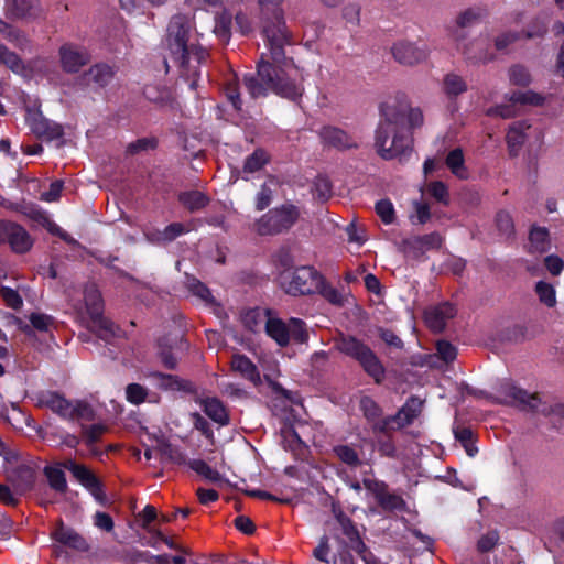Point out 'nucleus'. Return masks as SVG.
I'll list each match as a JSON object with an SVG mask.
<instances>
[{
    "instance_id": "nucleus-9",
    "label": "nucleus",
    "mask_w": 564,
    "mask_h": 564,
    "mask_svg": "<svg viewBox=\"0 0 564 564\" xmlns=\"http://www.w3.org/2000/svg\"><path fill=\"white\" fill-rule=\"evenodd\" d=\"M264 330L281 347L286 346L291 339L296 343L307 340L305 324L299 318H290L288 322H284L271 314Z\"/></svg>"
},
{
    "instance_id": "nucleus-10",
    "label": "nucleus",
    "mask_w": 564,
    "mask_h": 564,
    "mask_svg": "<svg viewBox=\"0 0 564 564\" xmlns=\"http://www.w3.org/2000/svg\"><path fill=\"white\" fill-rule=\"evenodd\" d=\"M36 402L40 406L48 408L64 417L84 419L89 417L91 414V409L88 404L84 402H69L58 393L51 391L40 392L36 397Z\"/></svg>"
},
{
    "instance_id": "nucleus-6",
    "label": "nucleus",
    "mask_w": 564,
    "mask_h": 564,
    "mask_svg": "<svg viewBox=\"0 0 564 564\" xmlns=\"http://www.w3.org/2000/svg\"><path fill=\"white\" fill-rule=\"evenodd\" d=\"M335 347L341 354L355 359L377 383L384 379V368L376 354L361 340L352 336H340Z\"/></svg>"
},
{
    "instance_id": "nucleus-58",
    "label": "nucleus",
    "mask_w": 564,
    "mask_h": 564,
    "mask_svg": "<svg viewBox=\"0 0 564 564\" xmlns=\"http://www.w3.org/2000/svg\"><path fill=\"white\" fill-rule=\"evenodd\" d=\"M427 193L440 203H447L448 189L442 182H433L427 186Z\"/></svg>"
},
{
    "instance_id": "nucleus-25",
    "label": "nucleus",
    "mask_w": 564,
    "mask_h": 564,
    "mask_svg": "<svg viewBox=\"0 0 564 564\" xmlns=\"http://www.w3.org/2000/svg\"><path fill=\"white\" fill-rule=\"evenodd\" d=\"M8 13L13 18H37L42 10L37 0H6Z\"/></svg>"
},
{
    "instance_id": "nucleus-53",
    "label": "nucleus",
    "mask_w": 564,
    "mask_h": 564,
    "mask_svg": "<svg viewBox=\"0 0 564 564\" xmlns=\"http://www.w3.org/2000/svg\"><path fill=\"white\" fill-rule=\"evenodd\" d=\"M106 432V426L102 424H91L83 427V438L85 443L90 446L96 443Z\"/></svg>"
},
{
    "instance_id": "nucleus-33",
    "label": "nucleus",
    "mask_w": 564,
    "mask_h": 564,
    "mask_svg": "<svg viewBox=\"0 0 564 564\" xmlns=\"http://www.w3.org/2000/svg\"><path fill=\"white\" fill-rule=\"evenodd\" d=\"M178 200L184 208L194 212L207 208L209 206L210 198L200 191L192 189L180 193Z\"/></svg>"
},
{
    "instance_id": "nucleus-18",
    "label": "nucleus",
    "mask_w": 564,
    "mask_h": 564,
    "mask_svg": "<svg viewBox=\"0 0 564 564\" xmlns=\"http://www.w3.org/2000/svg\"><path fill=\"white\" fill-rule=\"evenodd\" d=\"M295 215L262 214L254 224V230L261 236L280 234L295 223Z\"/></svg>"
},
{
    "instance_id": "nucleus-5",
    "label": "nucleus",
    "mask_w": 564,
    "mask_h": 564,
    "mask_svg": "<svg viewBox=\"0 0 564 564\" xmlns=\"http://www.w3.org/2000/svg\"><path fill=\"white\" fill-rule=\"evenodd\" d=\"M63 469L69 470L74 478H76V480L82 484L97 501H104L105 494L98 478L85 465L77 464L70 458L65 459L63 463L45 467L44 475L54 490L64 492L67 488Z\"/></svg>"
},
{
    "instance_id": "nucleus-14",
    "label": "nucleus",
    "mask_w": 564,
    "mask_h": 564,
    "mask_svg": "<svg viewBox=\"0 0 564 564\" xmlns=\"http://www.w3.org/2000/svg\"><path fill=\"white\" fill-rule=\"evenodd\" d=\"M391 54L399 64L414 66L427 59L430 50L425 44L401 40L392 45Z\"/></svg>"
},
{
    "instance_id": "nucleus-52",
    "label": "nucleus",
    "mask_w": 564,
    "mask_h": 564,
    "mask_svg": "<svg viewBox=\"0 0 564 564\" xmlns=\"http://www.w3.org/2000/svg\"><path fill=\"white\" fill-rule=\"evenodd\" d=\"M346 232L348 235V241L355 242L358 246H361L367 240V235L364 226L357 224L355 220H352L347 227Z\"/></svg>"
},
{
    "instance_id": "nucleus-2",
    "label": "nucleus",
    "mask_w": 564,
    "mask_h": 564,
    "mask_svg": "<svg viewBox=\"0 0 564 564\" xmlns=\"http://www.w3.org/2000/svg\"><path fill=\"white\" fill-rule=\"evenodd\" d=\"M243 85L253 99L272 91L282 98L296 101L304 93V75L292 61L283 58L280 63H270L261 59L257 74L246 75Z\"/></svg>"
},
{
    "instance_id": "nucleus-13",
    "label": "nucleus",
    "mask_w": 564,
    "mask_h": 564,
    "mask_svg": "<svg viewBox=\"0 0 564 564\" xmlns=\"http://www.w3.org/2000/svg\"><path fill=\"white\" fill-rule=\"evenodd\" d=\"M543 102L542 96L527 90L512 93L508 99V104L491 107L487 110L488 116H498L503 119L512 118L518 115L519 107L524 105L539 106Z\"/></svg>"
},
{
    "instance_id": "nucleus-22",
    "label": "nucleus",
    "mask_w": 564,
    "mask_h": 564,
    "mask_svg": "<svg viewBox=\"0 0 564 564\" xmlns=\"http://www.w3.org/2000/svg\"><path fill=\"white\" fill-rule=\"evenodd\" d=\"M456 307L451 303H443L430 307L424 313L426 325L434 332H442L446 323L456 315Z\"/></svg>"
},
{
    "instance_id": "nucleus-45",
    "label": "nucleus",
    "mask_w": 564,
    "mask_h": 564,
    "mask_svg": "<svg viewBox=\"0 0 564 564\" xmlns=\"http://www.w3.org/2000/svg\"><path fill=\"white\" fill-rule=\"evenodd\" d=\"M192 230L189 225H184L180 223H174L165 227L162 232H159L156 241H172L177 238L180 235L184 232H188Z\"/></svg>"
},
{
    "instance_id": "nucleus-63",
    "label": "nucleus",
    "mask_w": 564,
    "mask_h": 564,
    "mask_svg": "<svg viewBox=\"0 0 564 564\" xmlns=\"http://www.w3.org/2000/svg\"><path fill=\"white\" fill-rule=\"evenodd\" d=\"M360 409L362 410L364 414L370 419L373 420L380 414V409L377 405V403L369 397H364L360 400Z\"/></svg>"
},
{
    "instance_id": "nucleus-32",
    "label": "nucleus",
    "mask_w": 564,
    "mask_h": 564,
    "mask_svg": "<svg viewBox=\"0 0 564 564\" xmlns=\"http://www.w3.org/2000/svg\"><path fill=\"white\" fill-rule=\"evenodd\" d=\"M272 312L267 308L256 307L247 311L242 316L243 325L251 332L264 329Z\"/></svg>"
},
{
    "instance_id": "nucleus-42",
    "label": "nucleus",
    "mask_w": 564,
    "mask_h": 564,
    "mask_svg": "<svg viewBox=\"0 0 564 564\" xmlns=\"http://www.w3.org/2000/svg\"><path fill=\"white\" fill-rule=\"evenodd\" d=\"M455 438L463 445L468 456L473 457L478 452L474 444L473 431L468 427L457 426L454 430Z\"/></svg>"
},
{
    "instance_id": "nucleus-7",
    "label": "nucleus",
    "mask_w": 564,
    "mask_h": 564,
    "mask_svg": "<svg viewBox=\"0 0 564 564\" xmlns=\"http://www.w3.org/2000/svg\"><path fill=\"white\" fill-rule=\"evenodd\" d=\"M0 456H3L8 463L7 478L15 488L17 492L25 494L35 481L36 466L32 462L19 463L18 456L11 452L0 438Z\"/></svg>"
},
{
    "instance_id": "nucleus-23",
    "label": "nucleus",
    "mask_w": 564,
    "mask_h": 564,
    "mask_svg": "<svg viewBox=\"0 0 564 564\" xmlns=\"http://www.w3.org/2000/svg\"><path fill=\"white\" fill-rule=\"evenodd\" d=\"M115 74L116 72L111 66L98 63L85 72L80 79L88 87L105 88L112 82Z\"/></svg>"
},
{
    "instance_id": "nucleus-27",
    "label": "nucleus",
    "mask_w": 564,
    "mask_h": 564,
    "mask_svg": "<svg viewBox=\"0 0 564 564\" xmlns=\"http://www.w3.org/2000/svg\"><path fill=\"white\" fill-rule=\"evenodd\" d=\"M485 15L486 10L482 8H468L460 12L456 18V28L452 32L453 39L460 42L464 37L462 30L478 23Z\"/></svg>"
},
{
    "instance_id": "nucleus-4",
    "label": "nucleus",
    "mask_w": 564,
    "mask_h": 564,
    "mask_svg": "<svg viewBox=\"0 0 564 564\" xmlns=\"http://www.w3.org/2000/svg\"><path fill=\"white\" fill-rule=\"evenodd\" d=\"M73 308L80 323L94 329L104 340L115 337L117 330H119L111 321L102 316L104 305L101 295L94 284L85 288L84 303H74Z\"/></svg>"
},
{
    "instance_id": "nucleus-15",
    "label": "nucleus",
    "mask_w": 564,
    "mask_h": 564,
    "mask_svg": "<svg viewBox=\"0 0 564 564\" xmlns=\"http://www.w3.org/2000/svg\"><path fill=\"white\" fill-rule=\"evenodd\" d=\"M58 56L61 67L67 74L78 73L91 59L86 47L70 42L61 45Z\"/></svg>"
},
{
    "instance_id": "nucleus-16",
    "label": "nucleus",
    "mask_w": 564,
    "mask_h": 564,
    "mask_svg": "<svg viewBox=\"0 0 564 564\" xmlns=\"http://www.w3.org/2000/svg\"><path fill=\"white\" fill-rule=\"evenodd\" d=\"M497 400L503 404L540 411L539 405L541 400L536 393L529 394L527 391L509 382L502 383L499 387Z\"/></svg>"
},
{
    "instance_id": "nucleus-43",
    "label": "nucleus",
    "mask_w": 564,
    "mask_h": 564,
    "mask_svg": "<svg viewBox=\"0 0 564 564\" xmlns=\"http://www.w3.org/2000/svg\"><path fill=\"white\" fill-rule=\"evenodd\" d=\"M64 182L61 180L51 182L47 187L43 185L40 189L39 198L47 203L56 202L61 197Z\"/></svg>"
},
{
    "instance_id": "nucleus-44",
    "label": "nucleus",
    "mask_w": 564,
    "mask_h": 564,
    "mask_svg": "<svg viewBox=\"0 0 564 564\" xmlns=\"http://www.w3.org/2000/svg\"><path fill=\"white\" fill-rule=\"evenodd\" d=\"M189 467L203 478L209 481H218L220 479L219 473L212 468L206 462L202 459H194L189 463Z\"/></svg>"
},
{
    "instance_id": "nucleus-26",
    "label": "nucleus",
    "mask_w": 564,
    "mask_h": 564,
    "mask_svg": "<svg viewBox=\"0 0 564 564\" xmlns=\"http://www.w3.org/2000/svg\"><path fill=\"white\" fill-rule=\"evenodd\" d=\"M52 536L56 542L74 550H87V543L85 539L80 536L75 530L65 527L62 522L58 523L55 530L52 532Z\"/></svg>"
},
{
    "instance_id": "nucleus-11",
    "label": "nucleus",
    "mask_w": 564,
    "mask_h": 564,
    "mask_svg": "<svg viewBox=\"0 0 564 564\" xmlns=\"http://www.w3.org/2000/svg\"><path fill=\"white\" fill-rule=\"evenodd\" d=\"M343 529L346 540L343 541L344 545L339 551V563L355 564L351 555V552H354L365 564H378L376 558L361 541L357 530L350 524H345Z\"/></svg>"
},
{
    "instance_id": "nucleus-56",
    "label": "nucleus",
    "mask_w": 564,
    "mask_h": 564,
    "mask_svg": "<svg viewBox=\"0 0 564 564\" xmlns=\"http://www.w3.org/2000/svg\"><path fill=\"white\" fill-rule=\"evenodd\" d=\"M126 395L129 402L133 404H140L144 401L147 391L142 386L138 383H131L126 389Z\"/></svg>"
},
{
    "instance_id": "nucleus-64",
    "label": "nucleus",
    "mask_w": 564,
    "mask_h": 564,
    "mask_svg": "<svg viewBox=\"0 0 564 564\" xmlns=\"http://www.w3.org/2000/svg\"><path fill=\"white\" fill-rule=\"evenodd\" d=\"M30 322L35 329L43 332L48 329L53 319L46 314L33 313L30 316Z\"/></svg>"
},
{
    "instance_id": "nucleus-21",
    "label": "nucleus",
    "mask_w": 564,
    "mask_h": 564,
    "mask_svg": "<svg viewBox=\"0 0 564 564\" xmlns=\"http://www.w3.org/2000/svg\"><path fill=\"white\" fill-rule=\"evenodd\" d=\"M423 402L419 398H410L398 413L384 422V426L402 429L410 425L421 413Z\"/></svg>"
},
{
    "instance_id": "nucleus-38",
    "label": "nucleus",
    "mask_w": 564,
    "mask_h": 564,
    "mask_svg": "<svg viewBox=\"0 0 564 564\" xmlns=\"http://www.w3.org/2000/svg\"><path fill=\"white\" fill-rule=\"evenodd\" d=\"M0 33L3 37L19 48H25L29 45L26 35L14 26L0 19Z\"/></svg>"
},
{
    "instance_id": "nucleus-55",
    "label": "nucleus",
    "mask_w": 564,
    "mask_h": 564,
    "mask_svg": "<svg viewBox=\"0 0 564 564\" xmlns=\"http://www.w3.org/2000/svg\"><path fill=\"white\" fill-rule=\"evenodd\" d=\"M316 292L321 293L326 300H328L333 304H340L343 302L341 293L334 286L327 284L323 276L322 285L321 288H318V290H316Z\"/></svg>"
},
{
    "instance_id": "nucleus-3",
    "label": "nucleus",
    "mask_w": 564,
    "mask_h": 564,
    "mask_svg": "<svg viewBox=\"0 0 564 564\" xmlns=\"http://www.w3.org/2000/svg\"><path fill=\"white\" fill-rule=\"evenodd\" d=\"M164 44L171 59L180 67L182 76L194 89L199 66L207 58L208 53L192 40V22L187 15L175 14L171 18Z\"/></svg>"
},
{
    "instance_id": "nucleus-17",
    "label": "nucleus",
    "mask_w": 564,
    "mask_h": 564,
    "mask_svg": "<svg viewBox=\"0 0 564 564\" xmlns=\"http://www.w3.org/2000/svg\"><path fill=\"white\" fill-rule=\"evenodd\" d=\"M263 33L268 41L273 62L280 63L284 58V45L290 42V33L288 32L285 22L278 18L276 22L264 26Z\"/></svg>"
},
{
    "instance_id": "nucleus-62",
    "label": "nucleus",
    "mask_w": 564,
    "mask_h": 564,
    "mask_svg": "<svg viewBox=\"0 0 564 564\" xmlns=\"http://www.w3.org/2000/svg\"><path fill=\"white\" fill-rule=\"evenodd\" d=\"M343 18L350 24L358 25L360 21V7L357 3H348L343 8Z\"/></svg>"
},
{
    "instance_id": "nucleus-60",
    "label": "nucleus",
    "mask_w": 564,
    "mask_h": 564,
    "mask_svg": "<svg viewBox=\"0 0 564 564\" xmlns=\"http://www.w3.org/2000/svg\"><path fill=\"white\" fill-rule=\"evenodd\" d=\"M0 292L3 301L9 307L18 310L22 306V299L15 290L2 288Z\"/></svg>"
},
{
    "instance_id": "nucleus-59",
    "label": "nucleus",
    "mask_w": 564,
    "mask_h": 564,
    "mask_svg": "<svg viewBox=\"0 0 564 564\" xmlns=\"http://www.w3.org/2000/svg\"><path fill=\"white\" fill-rule=\"evenodd\" d=\"M22 494L17 492L15 488L11 489L8 485L0 484V501L7 506H15Z\"/></svg>"
},
{
    "instance_id": "nucleus-29",
    "label": "nucleus",
    "mask_w": 564,
    "mask_h": 564,
    "mask_svg": "<svg viewBox=\"0 0 564 564\" xmlns=\"http://www.w3.org/2000/svg\"><path fill=\"white\" fill-rule=\"evenodd\" d=\"M204 413L219 425L229 423V415L224 403L217 398H205L199 400Z\"/></svg>"
},
{
    "instance_id": "nucleus-35",
    "label": "nucleus",
    "mask_w": 564,
    "mask_h": 564,
    "mask_svg": "<svg viewBox=\"0 0 564 564\" xmlns=\"http://www.w3.org/2000/svg\"><path fill=\"white\" fill-rule=\"evenodd\" d=\"M445 163L456 177L460 180L468 178L469 174L467 167L465 166V158L460 148H456L449 151L446 155Z\"/></svg>"
},
{
    "instance_id": "nucleus-57",
    "label": "nucleus",
    "mask_w": 564,
    "mask_h": 564,
    "mask_svg": "<svg viewBox=\"0 0 564 564\" xmlns=\"http://www.w3.org/2000/svg\"><path fill=\"white\" fill-rule=\"evenodd\" d=\"M156 144H158V142H156V139H154V138H142L134 142H131L128 145L127 151L130 154H137L142 151L154 149V148H156Z\"/></svg>"
},
{
    "instance_id": "nucleus-41",
    "label": "nucleus",
    "mask_w": 564,
    "mask_h": 564,
    "mask_svg": "<svg viewBox=\"0 0 564 564\" xmlns=\"http://www.w3.org/2000/svg\"><path fill=\"white\" fill-rule=\"evenodd\" d=\"M0 64L14 73H21L24 69L22 59L3 44H0Z\"/></svg>"
},
{
    "instance_id": "nucleus-1",
    "label": "nucleus",
    "mask_w": 564,
    "mask_h": 564,
    "mask_svg": "<svg viewBox=\"0 0 564 564\" xmlns=\"http://www.w3.org/2000/svg\"><path fill=\"white\" fill-rule=\"evenodd\" d=\"M380 123L376 131L375 145L379 155L384 160L404 156L411 151L412 140L405 128V120L410 128L423 124V113L419 108H411L403 94L383 102L380 107Z\"/></svg>"
},
{
    "instance_id": "nucleus-20",
    "label": "nucleus",
    "mask_w": 564,
    "mask_h": 564,
    "mask_svg": "<svg viewBox=\"0 0 564 564\" xmlns=\"http://www.w3.org/2000/svg\"><path fill=\"white\" fill-rule=\"evenodd\" d=\"M457 50L462 52L467 61L474 64L488 63L495 57L488 42L481 37L475 39L467 44L457 42Z\"/></svg>"
},
{
    "instance_id": "nucleus-12",
    "label": "nucleus",
    "mask_w": 564,
    "mask_h": 564,
    "mask_svg": "<svg viewBox=\"0 0 564 564\" xmlns=\"http://www.w3.org/2000/svg\"><path fill=\"white\" fill-rule=\"evenodd\" d=\"M0 245H8L14 253H26L33 246V239L22 226L0 220Z\"/></svg>"
},
{
    "instance_id": "nucleus-39",
    "label": "nucleus",
    "mask_w": 564,
    "mask_h": 564,
    "mask_svg": "<svg viewBox=\"0 0 564 564\" xmlns=\"http://www.w3.org/2000/svg\"><path fill=\"white\" fill-rule=\"evenodd\" d=\"M270 160L269 154L262 150L257 149L252 154L247 156L243 164L245 173H254L260 171Z\"/></svg>"
},
{
    "instance_id": "nucleus-47",
    "label": "nucleus",
    "mask_w": 564,
    "mask_h": 564,
    "mask_svg": "<svg viewBox=\"0 0 564 564\" xmlns=\"http://www.w3.org/2000/svg\"><path fill=\"white\" fill-rule=\"evenodd\" d=\"M225 95L236 110L241 109L242 100L239 94V84L235 77L227 79Z\"/></svg>"
},
{
    "instance_id": "nucleus-31",
    "label": "nucleus",
    "mask_w": 564,
    "mask_h": 564,
    "mask_svg": "<svg viewBox=\"0 0 564 564\" xmlns=\"http://www.w3.org/2000/svg\"><path fill=\"white\" fill-rule=\"evenodd\" d=\"M366 488L373 490L379 505L386 509H397L402 505V499L387 491L386 485L382 482H373L371 480L364 481Z\"/></svg>"
},
{
    "instance_id": "nucleus-54",
    "label": "nucleus",
    "mask_w": 564,
    "mask_h": 564,
    "mask_svg": "<svg viewBox=\"0 0 564 564\" xmlns=\"http://www.w3.org/2000/svg\"><path fill=\"white\" fill-rule=\"evenodd\" d=\"M521 35L518 32L506 31L495 37V47L497 51H505L516 43Z\"/></svg>"
},
{
    "instance_id": "nucleus-37",
    "label": "nucleus",
    "mask_w": 564,
    "mask_h": 564,
    "mask_svg": "<svg viewBox=\"0 0 564 564\" xmlns=\"http://www.w3.org/2000/svg\"><path fill=\"white\" fill-rule=\"evenodd\" d=\"M468 88L466 80L458 74L448 73L443 79V90L448 97H456Z\"/></svg>"
},
{
    "instance_id": "nucleus-48",
    "label": "nucleus",
    "mask_w": 564,
    "mask_h": 564,
    "mask_svg": "<svg viewBox=\"0 0 564 564\" xmlns=\"http://www.w3.org/2000/svg\"><path fill=\"white\" fill-rule=\"evenodd\" d=\"M509 79L517 86H528L531 83V75L522 65H513L509 69Z\"/></svg>"
},
{
    "instance_id": "nucleus-19",
    "label": "nucleus",
    "mask_w": 564,
    "mask_h": 564,
    "mask_svg": "<svg viewBox=\"0 0 564 564\" xmlns=\"http://www.w3.org/2000/svg\"><path fill=\"white\" fill-rule=\"evenodd\" d=\"M318 134L324 145L339 151L357 149L359 147V139L357 137L351 135L337 127H323Z\"/></svg>"
},
{
    "instance_id": "nucleus-50",
    "label": "nucleus",
    "mask_w": 564,
    "mask_h": 564,
    "mask_svg": "<svg viewBox=\"0 0 564 564\" xmlns=\"http://www.w3.org/2000/svg\"><path fill=\"white\" fill-rule=\"evenodd\" d=\"M334 453L343 463L349 466H357L359 464V457L357 452L348 445L335 446Z\"/></svg>"
},
{
    "instance_id": "nucleus-40",
    "label": "nucleus",
    "mask_w": 564,
    "mask_h": 564,
    "mask_svg": "<svg viewBox=\"0 0 564 564\" xmlns=\"http://www.w3.org/2000/svg\"><path fill=\"white\" fill-rule=\"evenodd\" d=\"M332 183L325 175H318L313 182L312 194L317 200L325 202L332 196Z\"/></svg>"
},
{
    "instance_id": "nucleus-46",
    "label": "nucleus",
    "mask_w": 564,
    "mask_h": 564,
    "mask_svg": "<svg viewBox=\"0 0 564 564\" xmlns=\"http://www.w3.org/2000/svg\"><path fill=\"white\" fill-rule=\"evenodd\" d=\"M536 294L540 301L549 307H553L556 304V296L554 288L543 281L536 283Z\"/></svg>"
},
{
    "instance_id": "nucleus-28",
    "label": "nucleus",
    "mask_w": 564,
    "mask_h": 564,
    "mask_svg": "<svg viewBox=\"0 0 564 564\" xmlns=\"http://www.w3.org/2000/svg\"><path fill=\"white\" fill-rule=\"evenodd\" d=\"M32 131L44 140H57L64 134L63 127L54 121H51L43 117H37L32 120Z\"/></svg>"
},
{
    "instance_id": "nucleus-49",
    "label": "nucleus",
    "mask_w": 564,
    "mask_h": 564,
    "mask_svg": "<svg viewBox=\"0 0 564 564\" xmlns=\"http://www.w3.org/2000/svg\"><path fill=\"white\" fill-rule=\"evenodd\" d=\"M187 288L193 295L197 296L203 302L210 303L213 301L208 288L195 278L187 279Z\"/></svg>"
},
{
    "instance_id": "nucleus-8",
    "label": "nucleus",
    "mask_w": 564,
    "mask_h": 564,
    "mask_svg": "<svg viewBox=\"0 0 564 564\" xmlns=\"http://www.w3.org/2000/svg\"><path fill=\"white\" fill-rule=\"evenodd\" d=\"M322 274L310 265L296 268L294 271H285L281 274V285L291 295H304L315 293L322 285Z\"/></svg>"
},
{
    "instance_id": "nucleus-24",
    "label": "nucleus",
    "mask_w": 564,
    "mask_h": 564,
    "mask_svg": "<svg viewBox=\"0 0 564 564\" xmlns=\"http://www.w3.org/2000/svg\"><path fill=\"white\" fill-rule=\"evenodd\" d=\"M231 370L243 379L248 380L252 386L259 387L262 382L257 366L243 355H234L230 361Z\"/></svg>"
},
{
    "instance_id": "nucleus-30",
    "label": "nucleus",
    "mask_w": 564,
    "mask_h": 564,
    "mask_svg": "<svg viewBox=\"0 0 564 564\" xmlns=\"http://www.w3.org/2000/svg\"><path fill=\"white\" fill-rule=\"evenodd\" d=\"M551 248L549 230L545 227L533 226L529 232L528 251L530 253H544Z\"/></svg>"
},
{
    "instance_id": "nucleus-61",
    "label": "nucleus",
    "mask_w": 564,
    "mask_h": 564,
    "mask_svg": "<svg viewBox=\"0 0 564 564\" xmlns=\"http://www.w3.org/2000/svg\"><path fill=\"white\" fill-rule=\"evenodd\" d=\"M436 350L440 358L446 362L453 361L456 358V348L448 341H437Z\"/></svg>"
},
{
    "instance_id": "nucleus-36",
    "label": "nucleus",
    "mask_w": 564,
    "mask_h": 564,
    "mask_svg": "<svg viewBox=\"0 0 564 564\" xmlns=\"http://www.w3.org/2000/svg\"><path fill=\"white\" fill-rule=\"evenodd\" d=\"M279 187V183L274 178H270L268 182L262 184L256 197V208L258 210L268 208Z\"/></svg>"
},
{
    "instance_id": "nucleus-34",
    "label": "nucleus",
    "mask_w": 564,
    "mask_h": 564,
    "mask_svg": "<svg viewBox=\"0 0 564 564\" xmlns=\"http://www.w3.org/2000/svg\"><path fill=\"white\" fill-rule=\"evenodd\" d=\"M529 128L530 126L524 121H517L510 126L507 133V143L511 155L518 154L519 149L525 141L524 131Z\"/></svg>"
},
{
    "instance_id": "nucleus-51",
    "label": "nucleus",
    "mask_w": 564,
    "mask_h": 564,
    "mask_svg": "<svg viewBox=\"0 0 564 564\" xmlns=\"http://www.w3.org/2000/svg\"><path fill=\"white\" fill-rule=\"evenodd\" d=\"M35 215L39 216V218H35V219L36 220L41 219L43 227H45L50 234H52L54 236H58L59 238L67 241L68 243H75V241L73 239H70V237L68 236V234L66 231H64L58 225H56L54 221L48 219V217H46V214H35Z\"/></svg>"
}]
</instances>
